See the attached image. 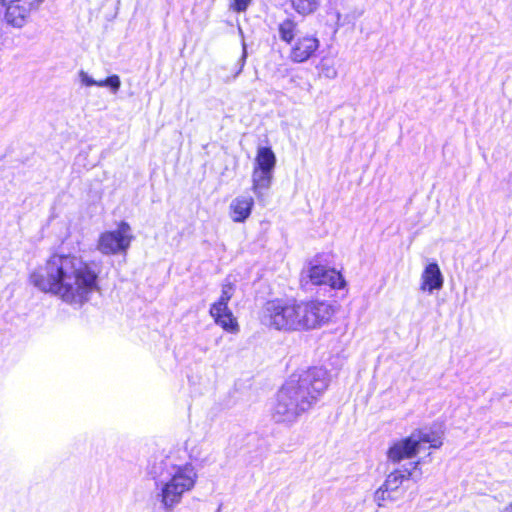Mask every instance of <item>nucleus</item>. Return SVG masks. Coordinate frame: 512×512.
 <instances>
[{"instance_id":"obj_22","label":"nucleus","mask_w":512,"mask_h":512,"mask_svg":"<svg viewBox=\"0 0 512 512\" xmlns=\"http://www.w3.org/2000/svg\"><path fill=\"white\" fill-rule=\"evenodd\" d=\"M252 0H230V9L236 12H244Z\"/></svg>"},{"instance_id":"obj_3","label":"nucleus","mask_w":512,"mask_h":512,"mask_svg":"<svg viewBox=\"0 0 512 512\" xmlns=\"http://www.w3.org/2000/svg\"><path fill=\"white\" fill-rule=\"evenodd\" d=\"M155 479L156 500L165 512L173 511L185 494L191 492L198 480V473L191 463H177L173 455H159L150 465Z\"/></svg>"},{"instance_id":"obj_9","label":"nucleus","mask_w":512,"mask_h":512,"mask_svg":"<svg viewBox=\"0 0 512 512\" xmlns=\"http://www.w3.org/2000/svg\"><path fill=\"white\" fill-rule=\"evenodd\" d=\"M419 462H411L408 467L403 469H396L392 471L386 478L383 486L391 493L398 490L405 480L413 479L417 482L421 477V472L418 471Z\"/></svg>"},{"instance_id":"obj_4","label":"nucleus","mask_w":512,"mask_h":512,"mask_svg":"<svg viewBox=\"0 0 512 512\" xmlns=\"http://www.w3.org/2000/svg\"><path fill=\"white\" fill-rule=\"evenodd\" d=\"M325 301L296 302L280 299L268 301L263 307L261 322L277 330L314 329L333 315Z\"/></svg>"},{"instance_id":"obj_18","label":"nucleus","mask_w":512,"mask_h":512,"mask_svg":"<svg viewBox=\"0 0 512 512\" xmlns=\"http://www.w3.org/2000/svg\"><path fill=\"white\" fill-rule=\"evenodd\" d=\"M322 0H290L291 7L301 16H308L315 13L321 5Z\"/></svg>"},{"instance_id":"obj_15","label":"nucleus","mask_w":512,"mask_h":512,"mask_svg":"<svg viewBox=\"0 0 512 512\" xmlns=\"http://www.w3.org/2000/svg\"><path fill=\"white\" fill-rule=\"evenodd\" d=\"M79 80L82 85L90 87V86H98V87H108L111 89L113 94H116L121 86V81L118 75H112L106 78L105 80H94L87 72L81 70L78 73Z\"/></svg>"},{"instance_id":"obj_11","label":"nucleus","mask_w":512,"mask_h":512,"mask_svg":"<svg viewBox=\"0 0 512 512\" xmlns=\"http://www.w3.org/2000/svg\"><path fill=\"white\" fill-rule=\"evenodd\" d=\"M443 284L444 278L438 264L435 262L428 264L420 277V289L432 294L442 289Z\"/></svg>"},{"instance_id":"obj_12","label":"nucleus","mask_w":512,"mask_h":512,"mask_svg":"<svg viewBox=\"0 0 512 512\" xmlns=\"http://www.w3.org/2000/svg\"><path fill=\"white\" fill-rule=\"evenodd\" d=\"M418 449L411 435L393 443L388 449L387 458L392 463L410 459L418 453Z\"/></svg>"},{"instance_id":"obj_14","label":"nucleus","mask_w":512,"mask_h":512,"mask_svg":"<svg viewBox=\"0 0 512 512\" xmlns=\"http://www.w3.org/2000/svg\"><path fill=\"white\" fill-rule=\"evenodd\" d=\"M273 173L253 168L252 172V191L258 199H261L265 192L271 187Z\"/></svg>"},{"instance_id":"obj_17","label":"nucleus","mask_w":512,"mask_h":512,"mask_svg":"<svg viewBox=\"0 0 512 512\" xmlns=\"http://www.w3.org/2000/svg\"><path fill=\"white\" fill-rule=\"evenodd\" d=\"M276 164V157L271 148H258L254 168L273 173Z\"/></svg>"},{"instance_id":"obj_7","label":"nucleus","mask_w":512,"mask_h":512,"mask_svg":"<svg viewBox=\"0 0 512 512\" xmlns=\"http://www.w3.org/2000/svg\"><path fill=\"white\" fill-rule=\"evenodd\" d=\"M290 45L289 59L300 64L307 62L316 53L320 41L315 35L306 34L296 38Z\"/></svg>"},{"instance_id":"obj_2","label":"nucleus","mask_w":512,"mask_h":512,"mask_svg":"<svg viewBox=\"0 0 512 512\" xmlns=\"http://www.w3.org/2000/svg\"><path fill=\"white\" fill-rule=\"evenodd\" d=\"M328 386L327 371L310 368L292 375L277 393L271 415L275 422L291 425L309 411Z\"/></svg>"},{"instance_id":"obj_21","label":"nucleus","mask_w":512,"mask_h":512,"mask_svg":"<svg viewBox=\"0 0 512 512\" xmlns=\"http://www.w3.org/2000/svg\"><path fill=\"white\" fill-rule=\"evenodd\" d=\"M235 286L228 280L222 284L221 295L216 302L228 304L234 295Z\"/></svg>"},{"instance_id":"obj_24","label":"nucleus","mask_w":512,"mask_h":512,"mask_svg":"<svg viewBox=\"0 0 512 512\" xmlns=\"http://www.w3.org/2000/svg\"><path fill=\"white\" fill-rule=\"evenodd\" d=\"M246 56H247L246 45H245V43H243V54H242V57H241V66H240L238 72L236 73V76L242 71V68H243L244 63H245Z\"/></svg>"},{"instance_id":"obj_5","label":"nucleus","mask_w":512,"mask_h":512,"mask_svg":"<svg viewBox=\"0 0 512 512\" xmlns=\"http://www.w3.org/2000/svg\"><path fill=\"white\" fill-rule=\"evenodd\" d=\"M134 240L131 226L122 221L117 228L103 232L97 241V250L103 255H125Z\"/></svg>"},{"instance_id":"obj_10","label":"nucleus","mask_w":512,"mask_h":512,"mask_svg":"<svg viewBox=\"0 0 512 512\" xmlns=\"http://www.w3.org/2000/svg\"><path fill=\"white\" fill-rule=\"evenodd\" d=\"M209 313L215 323L225 331L230 333H237L239 331L237 320L229 309L228 304L214 302L210 307Z\"/></svg>"},{"instance_id":"obj_25","label":"nucleus","mask_w":512,"mask_h":512,"mask_svg":"<svg viewBox=\"0 0 512 512\" xmlns=\"http://www.w3.org/2000/svg\"><path fill=\"white\" fill-rule=\"evenodd\" d=\"M502 512H512V504H510V505L506 506V507L502 510Z\"/></svg>"},{"instance_id":"obj_6","label":"nucleus","mask_w":512,"mask_h":512,"mask_svg":"<svg viewBox=\"0 0 512 512\" xmlns=\"http://www.w3.org/2000/svg\"><path fill=\"white\" fill-rule=\"evenodd\" d=\"M5 7V20L14 27H22L31 12L39 7L43 0H0Z\"/></svg>"},{"instance_id":"obj_16","label":"nucleus","mask_w":512,"mask_h":512,"mask_svg":"<svg viewBox=\"0 0 512 512\" xmlns=\"http://www.w3.org/2000/svg\"><path fill=\"white\" fill-rule=\"evenodd\" d=\"M418 451L423 443H429L432 448H439L442 445V436L439 432L428 429H421L411 434Z\"/></svg>"},{"instance_id":"obj_20","label":"nucleus","mask_w":512,"mask_h":512,"mask_svg":"<svg viewBox=\"0 0 512 512\" xmlns=\"http://www.w3.org/2000/svg\"><path fill=\"white\" fill-rule=\"evenodd\" d=\"M317 69L319 76L324 77L326 79H335L338 75V71L334 61L329 58L321 59L317 66Z\"/></svg>"},{"instance_id":"obj_23","label":"nucleus","mask_w":512,"mask_h":512,"mask_svg":"<svg viewBox=\"0 0 512 512\" xmlns=\"http://www.w3.org/2000/svg\"><path fill=\"white\" fill-rule=\"evenodd\" d=\"M386 499H394V498L391 496V492L386 490L385 487L382 485L375 492V500L380 503V501H385Z\"/></svg>"},{"instance_id":"obj_19","label":"nucleus","mask_w":512,"mask_h":512,"mask_svg":"<svg viewBox=\"0 0 512 512\" xmlns=\"http://www.w3.org/2000/svg\"><path fill=\"white\" fill-rule=\"evenodd\" d=\"M297 30V22L291 18L283 20L278 25V32L280 39L288 44L294 41Z\"/></svg>"},{"instance_id":"obj_8","label":"nucleus","mask_w":512,"mask_h":512,"mask_svg":"<svg viewBox=\"0 0 512 512\" xmlns=\"http://www.w3.org/2000/svg\"><path fill=\"white\" fill-rule=\"evenodd\" d=\"M306 275L313 285H328L333 289H342L346 284L339 271L324 265H312Z\"/></svg>"},{"instance_id":"obj_13","label":"nucleus","mask_w":512,"mask_h":512,"mask_svg":"<svg viewBox=\"0 0 512 512\" xmlns=\"http://www.w3.org/2000/svg\"><path fill=\"white\" fill-rule=\"evenodd\" d=\"M254 199L250 195H239L235 197L229 205V215L234 222L242 223L249 218Z\"/></svg>"},{"instance_id":"obj_1","label":"nucleus","mask_w":512,"mask_h":512,"mask_svg":"<svg viewBox=\"0 0 512 512\" xmlns=\"http://www.w3.org/2000/svg\"><path fill=\"white\" fill-rule=\"evenodd\" d=\"M98 277L93 262L74 254H53L30 274L29 280L41 292L80 308L99 290Z\"/></svg>"}]
</instances>
